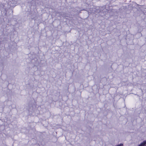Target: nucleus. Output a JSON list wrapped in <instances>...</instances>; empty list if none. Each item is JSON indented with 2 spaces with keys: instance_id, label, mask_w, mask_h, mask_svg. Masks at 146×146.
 Returning <instances> with one entry per match:
<instances>
[{
  "instance_id": "nucleus-1",
  "label": "nucleus",
  "mask_w": 146,
  "mask_h": 146,
  "mask_svg": "<svg viewBox=\"0 0 146 146\" xmlns=\"http://www.w3.org/2000/svg\"><path fill=\"white\" fill-rule=\"evenodd\" d=\"M123 146V144L121 143L119 145H117L116 146Z\"/></svg>"
}]
</instances>
